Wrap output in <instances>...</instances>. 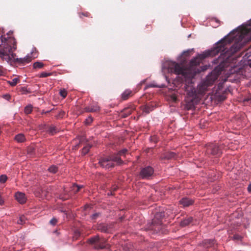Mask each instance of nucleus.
I'll return each mask as SVG.
<instances>
[{"label":"nucleus","instance_id":"obj_1","mask_svg":"<svg viewBox=\"0 0 251 251\" xmlns=\"http://www.w3.org/2000/svg\"><path fill=\"white\" fill-rule=\"evenodd\" d=\"M251 40V19L233 30L219 41L211 50L203 53V59L208 56H214L221 53L215 63L219 64H234L236 60L233 55L240 50L245 43Z\"/></svg>","mask_w":251,"mask_h":251},{"label":"nucleus","instance_id":"obj_2","mask_svg":"<svg viewBox=\"0 0 251 251\" xmlns=\"http://www.w3.org/2000/svg\"><path fill=\"white\" fill-rule=\"evenodd\" d=\"M13 32L10 31L7 33V37L0 36V57L9 63H18L25 64L37 57L36 52H32V56L28 54L24 58H16V54L13 51L16 49L15 39L11 37Z\"/></svg>","mask_w":251,"mask_h":251},{"label":"nucleus","instance_id":"obj_3","mask_svg":"<svg viewBox=\"0 0 251 251\" xmlns=\"http://www.w3.org/2000/svg\"><path fill=\"white\" fill-rule=\"evenodd\" d=\"M115 162L120 165L123 163V161L121 157L115 154H111L108 156L100 158L99 161L100 165L106 169L113 168L115 166Z\"/></svg>","mask_w":251,"mask_h":251},{"label":"nucleus","instance_id":"obj_4","mask_svg":"<svg viewBox=\"0 0 251 251\" xmlns=\"http://www.w3.org/2000/svg\"><path fill=\"white\" fill-rule=\"evenodd\" d=\"M106 240L103 238H100L99 235H96L92 237L87 240V243L89 244L94 245V248L95 249H103L106 248Z\"/></svg>","mask_w":251,"mask_h":251},{"label":"nucleus","instance_id":"obj_5","mask_svg":"<svg viewBox=\"0 0 251 251\" xmlns=\"http://www.w3.org/2000/svg\"><path fill=\"white\" fill-rule=\"evenodd\" d=\"M205 153L208 155L218 157L222 154V151L218 145L215 143H210L206 146Z\"/></svg>","mask_w":251,"mask_h":251},{"label":"nucleus","instance_id":"obj_6","mask_svg":"<svg viewBox=\"0 0 251 251\" xmlns=\"http://www.w3.org/2000/svg\"><path fill=\"white\" fill-rule=\"evenodd\" d=\"M191 92L188 93V96L186 98V107L188 109H191L194 107L195 104L197 102V94L195 90H192Z\"/></svg>","mask_w":251,"mask_h":251},{"label":"nucleus","instance_id":"obj_7","mask_svg":"<svg viewBox=\"0 0 251 251\" xmlns=\"http://www.w3.org/2000/svg\"><path fill=\"white\" fill-rule=\"evenodd\" d=\"M153 173V169L151 166H147L141 169L139 176L142 179H149Z\"/></svg>","mask_w":251,"mask_h":251},{"label":"nucleus","instance_id":"obj_8","mask_svg":"<svg viewBox=\"0 0 251 251\" xmlns=\"http://www.w3.org/2000/svg\"><path fill=\"white\" fill-rule=\"evenodd\" d=\"M80 143H84L85 146L81 150V153L82 155H85L87 154L90 149L92 148V145L88 143V141L86 140L84 137H81L79 139Z\"/></svg>","mask_w":251,"mask_h":251},{"label":"nucleus","instance_id":"obj_9","mask_svg":"<svg viewBox=\"0 0 251 251\" xmlns=\"http://www.w3.org/2000/svg\"><path fill=\"white\" fill-rule=\"evenodd\" d=\"M210 86L207 82H206L205 80H203L201 83L198 86L197 91L200 94L202 95L204 94L205 91H207V88Z\"/></svg>","mask_w":251,"mask_h":251},{"label":"nucleus","instance_id":"obj_10","mask_svg":"<svg viewBox=\"0 0 251 251\" xmlns=\"http://www.w3.org/2000/svg\"><path fill=\"white\" fill-rule=\"evenodd\" d=\"M15 199L21 204L25 203L26 202V198L24 193L17 192L15 195Z\"/></svg>","mask_w":251,"mask_h":251},{"label":"nucleus","instance_id":"obj_11","mask_svg":"<svg viewBox=\"0 0 251 251\" xmlns=\"http://www.w3.org/2000/svg\"><path fill=\"white\" fill-rule=\"evenodd\" d=\"M100 109V108L97 103H93L85 108V111L87 112H97Z\"/></svg>","mask_w":251,"mask_h":251},{"label":"nucleus","instance_id":"obj_12","mask_svg":"<svg viewBox=\"0 0 251 251\" xmlns=\"http://www.w3.org/2000/svg\"><path fill=\"white\" fill-rule=\"evenodd\" d=\"M218 76L215 73H211L208 75L204 80L210 86L212 85L217 79Z\"/></svg>","mask_w":251,"mask_h":251},{"label":"nucleus","instance_id":"obj_13","mask_svg":"<svg viewBox=\"0 0 251 251\" xmlns=\"http://www.w3.org/2000/svg\"><path fill=\"white\" fill-rule=\"evenodd\" d=\"M194 203V201L188 198H183L179 201V203L183 207L189 206Z\"/></svg>","mask_w":251,"mask_h":251},{"label":"nucleus","instance_id":"obj_14","mask_svg":"<svg viewBox=\"0 0 251 251\" xmlns=\"http://www.w3.org/2000/svg\"><path fill=\"white\" fill-rule=\"evenodd\" d=\"M215 241L212 239H205L202 241L201 245L205 248H209L214 246Z\"/></svg>","mask_w":251,"mask_h":251},{"label":"nucleus","instance_id":"obj_15","mask_svg":"<svg viewBox=\"0 0 251 251\" xmlns=\"http://www.w3.org/2000/svg\"><path fill=\"white\" fill-rule=\"evenodd\" d=\"M97 229L98 230L103 232V233H109V231L108 229V226L105 224H99L97 226Z\"/></svg>","mask_w":251,"mask_h":251},{"label":"nucleus","instance_id":"obj_16","mask_svg":"<svg viewBox=\"0 0 251 251\" xmlns=\"http://www.w3.org/2000/svg\"><path fill=\"white\" fill-rule=\"evenodd\" d=\"M133 110V109L131 108L126 107L121 111V116L122 118H126L132 113Z\"/></svg>","mask_w":251,"mask_h":251},{"label":"nucleus","instance_id":"obj_17","mask_svg":"<svg viewBox=\"0 0 251 251\" xmlns=\"http://www.w3.org/2000/svg\"><path fill=\"white\" fill-rule=\"evenodd\" d=\"M154 109V105L153 103H148L147 104L143 107V110L144 112L146 113H149L150 112L152 111Z\"/></svg>","mask_w":251,"mask_h":251},{"label":"nucleus","instance_id":"obj_18","mask_svg":"<svg viewBox=\"0 0 251 251\" xmlns=\"http://www.w3.org/2000/svg\"><path fill=\"white\" fill-rule=\"evenodd\" d=\"M132 91L130 90H126L122 94L121 98L123 100H126L132 96Z\"/></svg>","mask_w":251,"mask_h":251},{"label":"nucleus","instance_id":"obj_19","mask_svg":"<svg viewBox=\"0 0 251 251\" xmlns=\"http://www.w3.org/2000/svg\"><path fill=\"white\" fill-rule=\"evenodd\" d=\"M176 154L174 152H166L163 156L161 157L162 159H171L176 157Z\"/></svg>","mask_w":251,"mask_h":251},{"label":"nucleus","instance_id":"obj_20","mask_svg":"<svg viewBox=\"0 0 251 251\" xmlns=\"http://www.w3.org/2000/svg\"><path fill=\"white\" fill-rule=\"evenodd\" d=\"M193 221V218L192 217H188L182 221L180 223L181 226H185L190 224Z\"/></svg>","mask_w":251,"mask_h":251},{"label":"nucleus","instance_id":"obj_21","mask_svg":"<svg viewBox=\"0 0 251 251\" xmlns=\"http://www.w3.org/2000/svg\"><path fill=\"white\" fill-rule=\"evenodd\" d=\"M244 58L248 61H251V46L244 52Z\"/></svg>","mask_w":251,"mask_h":251},{"label":"nucleus","instance_id":"obj_22","mask_svg":"<svg viewBox=\"0 0 251 251\" xmlns=\"http://www.w3.org/2000/svg\"><path fill=\"white\" fill-rule=\"evenodd\" d=\"M59 129L55 126H51L49 127L48 132L51 135H53L56 134Z\"/></svg>","mask_w":251,"mask_h":251},{"label":"nucleus","instance_id":"obj_23","mask_svg":"<svg viewBox=\"0 0 251 251\" xmlns=\"http://www.w3.org/2000/svg\"><path fill=\"white\" fill-rule=\"evenodd\" d=\"M15 140L18 142L22 143L25 141V138L24 134L20 133L15 136Z\"/></svg>","mask_w":251,"mask_h":251},{"label":"nucleus","instance_id":"obj_24","mask_svg":"<svg viewBox=\"0 0 251 251\" xmlns=\"http://www.w3.org/2000/svg\"><path fill=\"white\" fill-rule=\"evenodd\" d=\"M83 187L82 185L78 186L75 184H74L72 187V190L74 193H76L79 190Z\"/></svg>","mask_w":251,"mask_h":251},{"label":"nucleus","instance_id":"obj_25","mask_svg":"<svg viewBox=\"0 0 251 251\" xmlns=\"http://www.w3.org/2000/svg\"><path fill=\"white\" fill-rule=\"evenodd\" d=\"M26 218L25 216L22 215L20 217L19 220L17 221V224L19 225H23L25 223Z\"/></svg>","mask_w":251,"mask_h":251},{"label":"nucleus","instance_id":"obj_26","mask_svg":"<svg viewBox=\"0 0 251 251\" xmlns=\"http://www.w3.org/2000/svg\"><path fill=\"white\" fill-rule=\"evenodd\" d=\"M44 65L41 62H36L33 64L34 69H41L44 67Z\"/></svg>","mask_w":251,"mask_h":251},{"label":"nucleus","instance_id":"obj_27","mask_svg":"<svg viewBox=\"0 0 251 251\" xmlns=\"http://www.w3.org/2000/svg\"><path fill=\"white\" fill-rule=\"evenodd\" d=\"M48 171L52 174H55L58 171V168L55 165H51L49 168Z\"/></svg>","mask_w":251,"mask_h":251},{"label":"nucleus","instance_id":"obj_28","mask_svg":"<svg viewBox=\"0 0 251 251\" xmlns=\"http://www.w3.org/2000/svg\"><path fill=\"white\" fill-rule=\"evenodd\" d=\"M20 81V80L18 78H14L12 79L11 81H8L9 84L12 86H15Z\"/></svg>","mask_w":251,"mask_h":251},{"label":"nucleus","instance_id":"obj_29","mask_svg":"<svg viewBox=\"0 0 251 251\" xmlns=\"http://www.w3.org/2000/svg\"><path fill=\"white\" fill-rule=\"evenodd\" d=\"M32 111V106L31 105H27L25 108V113L26 114H29L31 113Z\"/></svg>","mask_w":251,"mask_h":251},{"label":"nucleus","instance_id":"obj_30","mask_svg":"<svg viewBox=\"0 0 251 251\" xmlns=\"http://www.w3.org/2000/svg\"><path fill=\"white\" fill-rule=\"evenodd\" d=\"M157 216H158V214L156 215L155 218L153 220V221H152L153 226L152 227H151V229H153V226H155L156 224L157 225H159V226H160L162 224V222L160 221H158L157 222H156V218H157Z\"/></svg>","mask_w":251,"mask_h":251},{"label":"nucleus","instance_id":"obj_31","mask_svg":"<svg viewBox=\"0 0 251 251\" xmlns=\"http://www.w3.org/2000/svg\"><path fill=\"white\" fill-rule=\"evenodd\" d=\"M127 152V150L125 149L122 150L120 151L117 154H115V155H118L119 157H120V156L125 155Z\"/></svg>","mask_w":251,"mask_h":251},{"label":"nucleus","instance_id":"obj_32","mask_svg":"<svg viewBox=\"0 0 251 251\" xmlns=\"http://www.w3.org/2000/svg\"><path fill=\"white\" fill-rule=\"evenodd\" d=\"M78 14L80 18H82L83 16L90 17L91 16V14L88 12H80Z\"/></svg>","mask_w":251,"mask_h":251},{"label":"nucleus","instance_id":"obj_33","mask_svg":"<svg viewBox=\"0 0 251 251\" xmlns=\"http://www.w3.org/2000/svg\"><path fill=\"white\" fill-rule=\"evenodd\" d=\"M59 94L63 98H65L67 95V91L65 89H63L60 90Z\"/></svg>","mask_w":251,"mask_h":251},{"label":"nucleus","instance_id":"obj_34","mask_svg":"<svg viewBox=\"0 0 251 251\" xmlns=\"http://www.w3.org/2000/svg\"><path fill=\"white\" fill-rule=\"evenodd\" d=\"M7 179V177L6 175H2L0 176V182L1 183H5Z\"/></svg>","mask_w":251,"mask_h":251},{"label":"nucleus","instance_id":"obj_35","mask_svg":"<svg viewBox=\"0 0 251 251\" xmlns=\"http://www.w3.org/2000/svg\"><path fill=\"white\" fill-rule=\"evenodd\" d=\"M51 75V73L43 72L40 74L39 77H47L49 76H50Z\"/></svg>","mask_w":251,"mask_h":251},{"label":"nucleus","instance_id":"obj_36","mask_svg":"<svg viewBox=\"0 0 251 251\" xmlns=\"http://www.w3.org/2000/svg\"><path fill=\"white\" fill-rule=\"evenodd\" d=\"M93 118L92 117L90 116L87 118L85 121V125L88 126L92 122Z\"/></svg>","mask_w":251,"mask_h":251},{"label":"nucleus","instance_id":"obj_37","mask_svg":"<svg viewBox=\"0 0 251 251\" xmlns=\"http://www.w3.org/2000/svg\"><path fill=\"white\" fill-rule=\"evenodd\" d=\"M57 222H58L56 218H53L50 220V223L51 225L54 226L57 224Z\"/></svg>","mask_w":251,"mask_h":251},{"label":"nucleus","instance_id":"obj_38","mask_svg":"<svg viewBox=\"0 0 251 251\" xmlns=\"http://www.w3.org/2000/svg\"><path fill=\"white\" fill-rule=\"evenodd\" d=\"M100 215V213H96L91 216V219L92 220H96Z\"/></svg>","mask_w":251,"mask_h":251},{"label":"nucleus","instance_id":"obj_39","mask_svg":"<svg viewBox=\"0 0 251 251\" xmlns=\"http://www.w3.org/2000/svg\"><path fill=\"white\" fill-rule=\"evenodd\" d=\"M114 224L115 223L114 222H112L110 224H107V226H108V229L109 232L111 229L114 228Z\"/></svg>","mask_w":251,"mask_h":251},{"label":"nucleus","instance_id":"obj_40","mask_svg":"<svg viewBox=\"0 0 251 251\" xmlns=\"http://www.w3.org/2000/svg\"><path fill=\"white\" fill-rule=\"evenodd\" d=\"M80 235V233L78 231H75L74 233V238H75V239H77L78 237Z\"/></svg>","mask_w":251,"mask_h":251},{"label":"nucleus","instance_id":"obj_41","mask_svg":"<svg viewBox=\"0 0 251 251\" xmlns=\"http://www.w3.org/2000/svg\"><path fill=\"white\" fill-rule=\"evenodd\" d=\"M233 238L235 240H240L241 239V237L239 235H234L233 236Z\"/></svg>","mask_w":251,"mask_h":251},{"label":"nucleus","instance_id":"obj_42","mask_svg":"<svg viewBox=\"0 0 251 251\" xmlns=\"http://www.w3.org/2000/svg\"><path fill=\"white\" fill-rule=\"evenodd\" d=\"M69 198V196H60V199H62V200L63 201H65L67 199H68Z\"/></svg>","mask_w":251,"mask_h":251},{"label":"nucleus","instance_id":"obj_43","mask_svg":"<svg viewBox=\"0 0 251 251\" xmlns=\"http://www.w3.org/2000/svg\"><path fill=\"white\" fill-rule=\"evenodd\" d=\"M248 190L249 192H251V184L248 186Z\"/></svg>","mask_w":251,"mask_h":251},{"label":"nucleus","instance_id":"obj_44","mask_svg":"<svg viewBox=\"0 0 251 251\" xmlns=\"http://www.w3.org/2000/svg\"><path fill=\"white\" fill-rule=\"evenodd\" d=\"M117 188L118 187L117 186H113V187L112 188V190L113 191H115L117 189Z\"/></svg>","mask_w":251,"mask_h":251},{"label":"nucleus","instance_id":"obj_45","mask_svg":"<svg viewBox=\"0 0 251 251\" xmlns=\"http://www.w3.org/2000/svg\"><path fill=\"white\" fill-rule=\"evenodd\" d=\"M3 74V71L1 69V68L0 67V76L2 75Z\"/></svg>","mask_w":251,"mask_h":251},{"label":"nucleus","instance_id":"obj_46","mask_svg":"<svg viewBox=\"0 0 251 251\" xmlns=\"http://www.w3.org/2000/svg\"><path fill=\"white\" fill-rule=\"evenodd\" d=\"M10 96L9 95H5L4 96V98L7 100H8L9 98H10Z\"/></svg>","mask_w":251,"mask_h":251},{"label":"nucleus","instance_id":"obj_47","mask_svg":"<svg viewBox=\"0 0 251 251\" xmlns=\"http://www.w3.org/2000/svg\"><path fill=\"white\" fill-rule=\"evenodd\" d=\"M110 195H113V193H112V192H110Z\"/></svg>","mask_w":251,"mask_h":251},{"label":"nucleus","instance_id":"obj_48","mask_svg":"<svg viewBox=\"0 0 251 251\" xmlns=\"http://www.w3.org/2000/svg\"><path fill=\"white\" fill-rule=\"evenodd\" d=\"M76 147L77 148H79V145H77Z\"/></svg>","mask_w":251,"mask_h":251}]
</instances>
